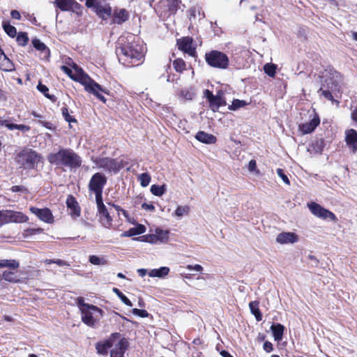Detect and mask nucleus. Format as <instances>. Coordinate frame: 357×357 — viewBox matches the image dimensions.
Returning a JSON list of instances; mask_svg holds the SVG:
<instances>
[{"mask_svg": "<svg viewBox=\"0 0 357 357\" xmlns=\"http://www.w3.org/2000/svg\"><path fill=\"white\" fill-rule=\"evenodd\" d=\"M96 202L101 223L105 227L109 228L112 226V218L105 206L102 198L97 199Z\"/></svg>", "mask_w": 357, "mask_h": 357, "instance_id": "f8f14e48", "label": "nucleus"}, {"mask_svg": "<svg viewBox=\"0 0 357 357\" xmlns=\"http://www.w3.org/2000/svg\"><path fill=\"white\" fill-rule=\"evenodd\" d=\"M112 291L120 298L122 303L128 306H132V302L119 289L114 287Z\"/></svg>", "mask_w": 357, "mask_h": 357, "instance_id": "58836bf2", "label": "nucleus"}, {"mask_svg": "<svg viewBox=\"0 0 357 357\" xmlns=\"http://www.w3.org/2000/svg\"><path fill=\"white\" fill-rule=\"evenodd\" d=\"M146 231V227L143 225L139 224L135 227L130 228L129 230L125 231L122 236H132L144 234Z\"/></svg>", "mask_w": 357, "mask_h": 357, "instance_id": "c756f323", "label": "nucleus"}, {"mask_svg": "<svg viewBox=\"0 0 357 357\" xmlns=\"http://www.w3.org/2000/svg\"><path fill=\"white\" fill-rule=\"evenodd\" d=\"M345 142L353 153L357 152V131L349 129L345 132Z\"/></svg>", "mask_w": 357, "mask_h": 357, "instance_id": "a211bd4d", "label": "nucleus"}, {"mask_svg": "<svg viewBox=\"0 0 357 357\" xmlns=\"http://www.w3.org/2000/svg\"><path fill=\"white\" fill-rule=\"evenodd\" d=\"M169 273V268L167 266H162L158 269L155 268L151 270V271L149 273V275L152 278L156 277L162 278L167 275Z\"/></svg>", "mask_w": 357, "mask_h": 357, "instance_id": "c85d7f7f", "label": "nucleus"}, {"mask_svg": "<svg viewBox=\"0 0 357 357\" xmlns=\"http://www.w3.org/2000/svg\"><path fill=\"white\" fill-rule=\"evenodd\" d=\"M94 12L102 20H106L112 16V10L109 4L102 5L100 3Z\"/></svg>", "mask_w": 357, "mask_h": 357, "instance_id": "5701e85b", "label": "nucleus"}, {"mask_svg": "<svg viewBox=\"0 0 357 357\" xmlns=\"http://www.w3.org/2000/svg\"><path fill=\"white\" fill-rule=\"evenodd\" d=\"M66 205L67 207L70 209V215L76 218L80 215V207L75 199V198L73 195H68L66 199Z\"/></svg>", "mask_w": 357, "mask_h": 357, "instance_id": "aec40b11", "label": "nucleus"}, {"mask_svg": "<svg viewBox=\"0 0 357 357\" xmlns=\"http://www.w3.org/2000/svg\"><path fill=\"white\" fill-rule=\"evenodd\" d=\"M195 138L198 141L207 144H215L217 141V138L215 136H214L212 134L205 132L204 131H199L196 134Z\"/></svg>", "mask_w": 357, "mask_h": 357, "instance_id": "a878e982", "label": "nucleus"}, {"mask_svg": "<svg viewBox=\"0 0 357 357\" xmlns=\"http://www.w3.org/2000/svg\"><path fill=\"white\" fill-rule=\"evenodd\" d=\"M271 330L273 332L274 340L275 341H280L282 339L284 327L280 324H273L271 326Z\"/></svg>", "mask_w": 357, "mask_h": 357, "instance_id": "cd10ccee", "label": "nucleus"}, {"mask_svg": "<svg viewBox=\"0 0 357 357\" xmlns=\"http://www.w3.org/2000/svg\"><path fill=\"white\" fill-rule=\"evenodd\" d=\"M192 39L189 37H183L177 40V45L180 50L188 54V55L195 57L196 56V50L192 47Z\"/></svg>", "mask_w": 357, "mask_h": 357, "instance_id": "dca6fc26", "label": "nucleus"}, {"mask_svg": "<svg viewBox=\"0 0 357 357\" xmlns=\"http://www.w3.org/2000/svg\"><path fill=\"white\" fill-rule=\"evenodd\" d=\"M44 230L42 228H29L24 231V236L25 237L40 234L43 233Z\"/></svg>", "mask_w": 357, "mask_h": 357, "instance_id": "a18cd8bd", "label": "nucleus"}, {"mask_svg": "<svg viewBox=\"0 0 357 357\" xmlns=\"http://www.w3.org/2000/svg\"><path fill=\"white\" fill-rule=\"evenodd\" d=\"M264 70L266 74L271 77H274L276 72V65L273 63H266L264 66Z\"/></svg>", "mask_w": 357, "mask_h": 357, "instance_id": "a19ab883", "label": "nucleus"}, {"mask_svg": "<svg viewBox=\"0 0 357 357\" xmlns=\"http://www.w3.org/2000/svg\"><path fill=\"white\" fill-rule=\"evenodd\" d=\"M89 261L93 265H105L107 264V260L103 257H99L96 255L89 256Z\"/></svg>", "mask_w": 357, "mask_h": 357, "instance_id": "ea45409f", "label": "nucleus"}, {"mask_svg": "<svg viewBox=\"0 0 357 357\" xmlns=\"http://www.w3.org/2000/svg\"><path fill=\"white\" fill-rule=\"evenodd\" d=\"M339 76L340 75L338 73H335L333 77H331L330 79H325L324 83L321 84L319 91L327 100H332L333 93L336 91H339L340 86L337 80Z\"/></svg>", "mask_w": 357, "mask_h": 357, "instance_id": "0eeeda50", "label": "nucleus"}, {"mask_svg": "<svg viewBox=\"0 0 357 357\" xmlns=\"http://www.w3.org/2000/svg\"><path fill=\"white\" fill-rule=\"evenodd\" d=\"M61 70L66 73L72 79H73V71L72 69H70V68L66 66H61Z\"/></svg>", "mask_w": 357, "mask_h": 357, "instance_id": "bf43d9fd", "label": "nucleus"}, {"mask_svg": "<svg viewBox=\"0 0 357 357\" xmlns=\"http://www.w3.org/2000/svg\"><path fill=\"white\" fill-rule=\"evenodd\" d=\"M77 304L79 306V307L81 310V312L89 309V308L92 309L93 311L98 312L99 314H101V312H102V310H100L98 307L93 305H89V304L85 303L84 300L82 297H79L77 298Z\"/></svg>", "mask_w": 357, "mask_h": 357, "instance_id": "7c9ffc66", "label": "nucleus"}, {"mask_svg": "<svg viewBox=\"0 0 357 357\" xmlns=\"http://www.w3.org/2000/svg\"><path fill=\"white\" fill-rule=\"evenodd\" d=\"M166 186L165 185H152L151 187V192L155 196L160 197L165 194L166 192Z\"/></svg>", "mask_w": 357, "mask_h": 357, "instance_id": "c9c22d12", "label": "nucleus"}, {"mask_svg": "<svg viewBox=\"0 0 357 357\" xmlns=\"http://www.w3.org/2000/svg\"><path fill=\"white\" fill-rule=\"evenodd\" d=\"M276 241L280 244L294 243L298 241V236L292 232H282L278 235Z\"/></svg>", "mask_w": 357, "mask_h": 357, "instance_id": "4be33fe9", "label": "nucleus"}, {"mask_svg": "<svg viewBox=\"0 0 357 357\" xmlns=\"http://www.w3.org/2000/svg\"><path fill=\"white\" fill-rule=\"evenodd\" d=\"M106 183L107 177L102 173L97 172L91 178L89 190L95 193L96 199L102 198V190Z\"/></svg>", "mask_w": 357, "mask_h": 357, "instance_id": "423d86ee", "label": "nucleus"}, {"mask_svg": "<svg viewBox=\"0 0 357 357\" xmlns=\"http://www.w3.org/2000/svg\"><path fill=\"white\" fill-rule=\"evenodd\" d=\"M54 3L61 11H71L82 15V6L75 0H54Z\"/></svg>", "mask_w": 357, "mask_h": 357, "instance_id": "9b49d317", "label": "nucleus"}, {"mask_svg": "<svg viewBox=\"0 0 357 357\" xmlns=\"http://www.w3.org/2000/svg\"><path fill=\"white\" fill-rule=\"evenodd\" d=\"M112 21L114 24H121L129 18L128 11L124 8H116L114 13H112Z\"/></svg>", "mask_w": 357, "mask_h": 357, "instance_id": "412c9836", "label": "nucleus"}, {"mask_svg": "<svg viewBox=\"0 0 357 357\" xmlns=\"http://www.w3.org/2000/svg\"><path fill=\"white\" fill-rule=\"evenodd\" d=\"M114 347L110 351V357H124V354L129 346L128 341L125 337L117 338Z\"/></svg>", "mask_w": 357, "mask_h": 357, "instance_id": "ddd939ff", "label": "nucleus"}, {"mask_svg": "<svg viewBox=\"0 0 357 357\" xmlns=\"http://www.w3.org/2000/svg\"><path fill=\"white\" fill-rule=\"evenodd\" d=\"M10 190L13 192H20L22 193H28L29 192L28 189L24 185H13L10 188Z\"/></svg>", "mask_w": 357, "mask_h": 357, "instance_id": "5fc2aeb1", "label": "nucleus"}, {"mask_svg": "<svg viewBox=\"0 0 357 357\" xmlns=\"http://www.w3.org/2000/svg\"><path fill=\"white\" fill-rule=\"evenodd\" d=\"M174 68L176 72L182 73L185 68V63L181 59H177L173 62Z\"/></svg>", "mask_w": 357, "mask_h": 357, "instance_id": "79ce46f5", "label": "nucleus"}, {"mask_svg": "<svg viewBox=\"0 0 357 357\" xmlns=\"http://www.w3.org/2000/svg\"><path fill=\"white\" fill-rule=\"evenodd\" d=\"M48 162L57 167L77 169L82 165L81 158L71 149L61 148L47 155Z\"/></svg>", "mask_w": 357, "mask_h": 357, "instance_id": "f03ea898", "label": "nucleus"}, {"mask_svg": "<svg viewBox=\"0 0 357 357\" xmlns=\"http://www.w3.org/2000/svg\"><path fill=\"white\" fill-rule=\"evenodd\" d=\"M40 158V155L36 151L31 149H24L17 154L15 161L22 168L33 169Z\"/></svg>", "mask_w": 357, "mask_h": 357, "instance_id": "20e7f679", "label": "nucleus"}, {"mask_svg": "<svg viewBox=\"0 0 357 357\" xmlns=\"http://www.w3.org/2000/svg\"><path fill=\"white\" fill-rule=\"evenodd\" d=\"M186 268L189 271H195L197 272H202L203 271V267L199 264L188 265Z\"/></svg>", "mask_w": 357, "mask_h": 357, "instance_id": "4d7b16f0", "label": "nucleus"}, {"mask_svg": "<svg viewBox=\"0 0 357 357\" xmlns=\"http://www.w3.org/2000/svg\"><path fill=\"white\" fill-rule=\"evenodd\" d=\"M320 119L318 115L314 114L313 118L309 121L299 125V130L303 134H308L315 130L319 125Z\"/></svg>", "mask_w": 357, "mask_h": 357, "instance_id": "f3484780", "label": "nucleus"}, {"mask_svg": "<svg viewBox=\"0 0 357 357\" xmlns=\"http://www.w3.org/2000/svg\"><path fill=\"white\" fill-rule=\"evenodd\" d=\"M10 15L13 19L20 20V18H21V15L17 10H12L10 13Z\"/></svg>", "mask_w": 357, "mask_h": 357, "instance_id": "e2e57ef3", "label": "nucleus"}, {"mask_svg": "<svg viewBox=\"0 0 357 357\" xmlns=\"http://www.w3.org/2000/svg\"><path fill=\"white\" fill-rule=\"evenodd\" d=\"M32 44L34 48H36L37 50L40 51L42 54H43L44 58H47L50 56V51L49 48L45 45V43L41 42L39 39H33Z\"/></svg>", "mask_w": 357, "mask_h": 357, "instance_id": "bb28decb", "label": "nucleus"}, {"mask_svg": "<svg viewBox=\"0 0 357 357\" xmlns=\"http://www.w3.org/2000/svg\"><path fill=\"white\" fill-rule=\"evenodd\" d=\"M30 211L36 215L40 220L47 222L52 223L54 222V217L51 211L47 208H38L34 206L30 208Z\"/></svg>", "mask_w": 357, "mask_h": 357, "instance_id": "2eb2a0df", "label": "nucleus"}, {"mask_svg": "<svg viewBox=\"0 0 357 357\" xmlns=\"http://www.w3.org/2000/svg\"><path fill=\"white\" fill-rule=\"evenodd\" d=\"M190 208L188 206H178L175 211V215L178 217H181L183 215L188 214Z\"/></svg>", "mask_w": 357, "mask_h": 357, "instance_id": "09e8293b", "label": "nucleus"}, {"mask_svg": "<svg viewBox=\"0 0 357 357\" xmlns=\"http://www.w3.org/2000/svg\"><path fill=\"white\" fill-rule=\"evenodd\" d=\"M38 123H40V125L43 126L44 127H45L47 129H50V130L52 129V125L50 122L38 121Z\"/></svg>", "mask_w": 357, "mask_h": 357, "instance_id": "69168bd1", "label": "nucleus"}, {"mask_svg": "<svg viewBox=\"0 0 357 357\" xmlns=\"http://www.w3.org/2000/svg\"><path fill=\"white\" fill-rule=\"evenodd\" d=\"M220 354L222 357H234L228 351L225 350L221 351Z\"/></svg>", "mask_w": 357, "mask_h": 357, "instance_id": "774afa93", "label": "nucleus"}, {"mask_svg": "<svg viewBox=\"0 0 357 357\" xmlns=\"http://www.w3.org/2000/svg\"><path fill=\"white\" fill-rule=\"evenodd\" d=\"M1 68L6 71H12L14 70L13 63L8 59V57L4 54L1 61Z\"/></svg>", "mask_w": 357, "mask_h": 357, "instance_id": "72a5a7b5", "label": "nucleus"}, {"mask_svg": "<svg viewBox=\"0 0 357 357\" xmlns=\"http://www.w3.org/2000/svg\"><path fill=\"white\" fill-rule=\"evenodd\" d=\"M178 0H160L159 6L167 8L169 15L175 14L178 8ZM166 11V10H165Z\"/></svg>", "mask_w": 357, "mask_h": 357, "instance_id": "b1692460", "label": "nucleus"}, {"mask_svg": "<svg viewBox=\"0 0 357 357\" xmlns=\"http://www.w3.org/2000/svg\"><path fill=\"white\" fill-rule=\"evenodd\" d=\"M307 206L311 213L314 215L324 220L328 219L332 221H337V218L333 213L328 211V209H326L319 204L315 202H312L308 204Z\"/></svg>", "mask_w": 357, "mask_h": 357, "instance_id": "9d476101", "label": "nucleus"}, {"mask_svg": "<svg viewBox=\"0 0 357 357\" xmlns=\"http://www.w3.org/2000/svg\"><path fill=\"white\" fill-rule=\"evenodd\" d=\"M20 266L19 262L15 259H0L1 268H8L10 269H16Z\"/></svg>", "mask_w": 357, "mask_h": 357, "instance_id": "473e14b6", "label": "nucleus"}, {"mask_svg": "<svg viewBox=\"0 0 357 357\" xmlns=\"http://www.w3.org/2000/svg\"><path fill=\"white\" fill-rule=\"evenodd\" d=\"M247 105V102L245 100H241L238 99H234L231 105H229V110H236L241 107Z\"/></svg>", "mask_w": 357, "mask_h": 357, "instance_id": "c03bdc74", "label": "nucleus"}, {"mask_svg": "<svg viewBox=\"0 0 357 357\" xmlns=\"http://www.w3.org/2000/svg\"><path fill=\"white\" fill-rule=\"evenodd\" d=\"M138 179L142 187H146L151 181V176L147 173H143L139 176Z\"/></svg>", "mask_w": 357, "mask_h": 357, "instance_id": "49530a36", "label": "nucleus"}, {"mask_svg": "<svg viewBox=\"0 0 357 357\" xmlns=\"http://www.w3.org/2000/svg\"><path fill=\"white\" fill-rule=\"evenodd\" d=\"M15 129L20 130L23 132H26L30 130L31 128L29 126H26L24 124L12 123V125L9 126V130H13Z\"/></svg>", "mask_w": 357, "mask_h": 357, "instance_id": "de8ad7c7", "label": "nucleus"}, {"mask_svg": "<svg viewBox=\"0 0 357 357\" xmlns=\"http://www.w3.org/2000/svg\"><path fill=\"white\" fill-rule=\"evenodd\" d=\"M99 313L97 311H93L92 309L89 308L82 312V320L89 326H93L95 325L97 317L95 318L93 314Z\"/></svg>", "mask_w": 357, "mask_h": 357, "instance_id": "393cba45", "label": "nucleus"}, {"mask_svg": "<svg viewBox=\"0 0 357 357\" xmlns=\"http://www.w3.org/2000/svg\"><path fill=\"white\" fill-rule=\"evenodd\" d=\"M38 90L44 94V96L51 100L52 102H55L56 100V98L54 95H50L47 92L49 91V89L44 84H41L40 82L37 86Z\"/></svg>", "mask_w": 357, "mask_h": 357, "instance_id": "4c0bfd02", "label": "nucleus"}, {"mask_svg": "<svg viewBox=\"0 0 357 357\" xmlns=\"http://www.w3.org/2000/svg\"><path fill=\"white\" fill-rule=\"evenodd\" d=\"M144 49L143 45L135 40V37L130 35L119 38L116 54L123 65L135 66L142 63L144 57Z\"/></svg>", "mask_w": 357, "mask_h": 357, "instance_id": "f257e3e1", "label": "nucleus"}, {"mask_svg": "<svg viewBox=\"0 0 357 357\" xmlns=\"http://www.w3.org/2000/svg\"><path fill=\"white\" fill-rule=\"evenodd\" d=\"M16 40L20 45L25 46L29 41L27 33L26 32H20L17 36Z\"/></svg>", "mask_w": 357, "mask_h": 357, "instance_id": "37998d69", "label": "nucleus"}, {"mask_svg": "<svg viewBox=\"0 0 357 357\" xmlns=\"http://www.w3.org/2000/svg\"><path fill=\"white\" fill-rule=\"evenodd\" d=\"M263 348L268 353L272 351L273 349V347L272 343L268 342V341H266L264 343Z\"/></svg>", "mask_w": 357, "mask_h": 357, "instance_id": "13d9d810", "label": "nucleus"}, {"mask_svg": "<svg viewBox=\"0 0 357 357\" xmlns=\"http://www.w3.org/2000/svg\"><path fill=\"white\" fill-rule=\"evenodd\" d=\"M205 60L211 67L219 69L227 68L229 63L227 55L218 50H211L206 52L205 54Z\"/></svg>", "mask_w": 357, "mask_h": 357, "instance_id": "39448f33", "label": "nucleus"}, {"mask_svg": "<svg viewBox=\"0 0 357 357\" xmlns=\"http://www.w3.org/2000/svg\"><path fill=\"white\" fill-rule=\"evenodd\" d=\"M11 125H12V123H10V121L8 120H4V119L0 118V126H4L9 129V126Z\"/></svg>", "mask_w": 357, "mask_h": 357, "instance_id": "0e129e2a", "label": "nucleus"}, {"mask_svg": "<svg viewBox=\"0 0 357 357\" xmlns=\"http://www.w3.org/2000/svg\"><path fill=\"white\" fill-rule=\"evenodd\" d=\"M28 220L29 218L22 212L10 210L0 211V227L5 224L10 222H26Z\"/></svg>", "mask_w": 357, "mask_h": 357, "instance_id": "6e6552de", "label": "nucleus"}, {"mask_svg": "<svg viewBox=\"0 0 357 357\" xmlns=\"http://www.w3.org/2000/svg\"><path fill=\"white\" fill-rule=\"evenodd\" d=\"M257 169V162L255 160H251L248 164V169L250 172H255Z\"/></svg>", "mask_w": 357, "mask_h": 357, "instance_id": "052dcab7", "label": "nucleus"}, {"mask_svg": "<svg viewBox=\"0 0 357 357\" xmlns=\"http://www.w3.org/2000/svg\"><path fill=\"white\" fill-rule=\"evenodd\" d=\"M210 98V107L214 112L218 111L220 107L225 106L227 105L225 99L223 97V94L221 92H218L216 96L211 94Z\"/></svg>", "mask_w": 357, "mask_h": 357, "instance_id": "6ab92c4d", "label": "nucleus"}, {"mask_svg": "<svg viewBox=\"0 0 357 357\" xmlns=\"http://www.w3.org/2000/svg\"><path fill=\"white\" fill-rule=\"evenodd\" d=\"M92 160L98 168L105 171L116 173L121 169V165L116 159L107 157H97L94 159L92 158Z\"/></svg>", "mask_w": 357, "mask_h": 357, "instance_id": "1a4fd4ad", "label": "nucleus"}, {"mask_svg": "<svg viewBox=\"0 0 357 357\" xmlns=\"http://www.w3.org/2000/svg\"><path fill=\"white\" fill-rule=\"evenodd\" d=\"M137 273L140 277L143 278L147 273V270L145 268H139L137 269Z\"/></svg>", "mask_w": 357, "mask_h": 357, "instance_id": "338daca9", "label": "nucleus"}, {"mask_svg": "<svg viewBox=\"0 0 357 357\" xmlns=\"http://www.w3.org/2000/svg\"><path fill=\"white\" fill-rule=\"evenodd\" d=\"M1 278L10 282L16 283L20 281L18 276L14 272L12 271H3V274L1 275Z\"/></svg>", "mask_w": 357, "mask_h": 357, "instance_id": "f704fd0d", "label": "nucleus"}, {"mask_svg": "<svg viewBox=\"0 0 357 357\" xmlns=\"http://www.w3.org/2000/svg\"><path fill=\"white\" fill-rule=\"evenodd\" d=\"M73 68L74 69L73 80L79 82L84 86L85 90L94 95L97 98L103 102H106V98L100 93H108L106 89L102 87L101 85L91 79L82 68L78 66L76 63H73Z\"/></svg>", "mask_w": 357, "mask_h": 357, "instance_id": "7ed1b4c3", "label": "nucleus"}, {"mask_svg": "<svg viewBox=\"0 0 357 357\" xmlns=\"http://www.w3.org/2000/svg\"><path fill=\"white\" fill-rule=\"evenodd\" d=\"M3 28L5 32L11 38H14L17 34V29L14 26L10 24L9 22H3Z\"/></svg>", "mask_w": 357, "mask_h": 357, "instance_id": "e433bc0d", "label": "nucleus"}, {"mask_svg": "<svg viewBox=\"0 0 357 357\" xmlns=\"http://www.w3.org/2000/svg\"><path fill=\"white\" fill-rule=\"evenodd\" d=\"M277 174L282 178V180L287 185L290 184V181L287 177V176L284 174L283 169L278 168L276 170Z\"/></svg>", "mask_w": 357, "mask_h": 357, "instance_id": "6e6d98bb", "label": "nucleus"}, {"mask_svg": "<svg viewBox=\"0 0 357 357\" xmlns=\"http://www.w3.org/2000/svg\"><path fill=\"white\" fill-rule=\"evenodd\" d=\"M121 334L119 333H112L110 337L104 342H98L96 345L97 353L101 355H106L108 349L114 346L115 340L120 338Z\"/></svg>", "mask_w": 357, "mask_h": 357, "instance_id": "4468645a", "label": "nucleus"}, {"mask_svg": "<svg viewBox=\"0 0 357 357\" xmlns=\"http://www.w3.org/2000/svg\"><path fill=\"white\" fill-rule=\"evenodd\" d=\"M62 115L64 117L65 120L69 123L76 122V119L72 117L68 112V109L67 107L61 108Z\"/></svg>", "mask_w": 357, "mask_h": 357, "instance_id": "8fccbe9b", "label": "nucleus"}, {"mask_svg": "<svg viewBox=\"0 0 357 357\" xmlns=\"http://www.w3.org/2000/svg\"><path fill=\"white\" fill-rule=\"evenodd\" d=\"M259 303L257 301H252L249 303L250 312L255 317V319L258 321L262 319V314L259 309Z\"/></svg>", "mask_w": 357, "mask_h": 357, "instance_id": "2f4dec72", "label": "nucleus"}, {"mask_svg": "<svg viewBox=\"0 0 357 357\" xmlns=\"http://www.w3.org/2000/svg\"><path fill=\"white\" fill-rule=\"evenodd\" d=\"M100 3L98 0H86L85 5L88 8H91L94 12Z\"/></svg>", "mask_w": 357, "mask_h": 357, "instance_id": "603ef678", "label": "nucleus"}, {"mask_svg": "<svg viewBox=\"0 0 357 357\" xmlns=\"http://www.w3.org/2000/svg\"><path fill=\"white\" fill-rule=\"evenodd\" d=\"M142 208L146 211H155V206L153 204H149L147 203H143L142 204Z\"/></svg>", "mask_w": 357, "mask_h": 357, "instance_id": "680f3d73", "label": "nucleus"}, {"mask_svg": "<svg viewBox=\"0 0 357 357\" xmlns=\"http://www.w3.org/2000/svg\"><path fill=\"white\" fill-rule=\"evenodd\" d=\"M132 312L133 314L143 318L148 317L149 315L146 310L137 308L132 309Z\"/></svg>", "mask_w": 357, "mask_h": 357, "instance_id": "3c124183", "label": "nucleus"}, {"mask_svg": "<svg viewBox=\"0 0 357 357\" xmlns=\"http://www.w3.org/2000/svg\"><path fill=\"white\" fill-rule=\"evenodd\" d=\"M45 262L47 264L54 263L56 264L59 266H69L70 264H68L66 261L62 260V259H46Z\"/></svg>", "mask_w": 357, "mask_h": 357, "instance_id": "864d4df0", "label": "nucleus"}]
</instances>
